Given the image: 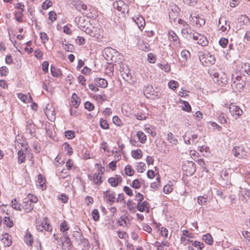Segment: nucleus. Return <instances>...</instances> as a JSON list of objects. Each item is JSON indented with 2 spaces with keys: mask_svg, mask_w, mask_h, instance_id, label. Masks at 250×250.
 Instances as JSON below:
<instances>
[{
  "mask_svg": "<svg viewBox=\"0 0 250 250\" xmlns=\"http://www.w3.org/2000/svg\"><path fill=\"white\" fill-rule=\"evenodd\" d=\"M26 199L30 202L32 204H33V203H37L38 201L37 197L33 194H28L26 197Z\"/></svg>",
  "mask_w": 250,
  "mask_h": 250,
  "instance_id": "ea45409f",
  "label": "nucleus"
},
{
  "mask_svg": "<svg viewBox=\"0 0 250 250\" xmlns=\"http://www.w3.org/2000/svg\"><path fill=\"white\" fill-rule=\"evenodd\" d=\"M210 74L212 76L213 81L219 85H224L227 83L226 75L221 70L212 71Z\"/></svg>",
  "mask_w": 250,
  "mask_h": 250,
  "instance_id": "f03ea898",
  "label": "nucleus"
},
{
  "mask_svg": "<svg viewBox=\"0 0 250 250\" xmlns=\"http://www.w3.org/2000/svg\"><path fill=\"white\" fill-rule=\"evenodd\" d=\"M62 243V250H69L71 248V243L68 236L64 234L61 237Z\"/></svg>",
  "mask_w": 250,
  "mask_h": 250,
  "instance_id": "f8f14e48",
  "label": "nucleus"
},
{
  "mask_svg": "<svg viewBox=\"0 0 250 250\" xmlns=\"http://www.w3.org/2000/svg\"><path fill=\"white\" fill-rule=\"evenodd\" d=\"M24 240L28 246H31L32 245L33 243V237L30 232H27L26 233L24 238Z\"/></svg>",
  "mask_w": 250,
  "mask_h": 250,
  "instance_id": "c85d7f7f",
  "label": "nucleus"
},
{
  "mask_svg": "<svg viewBox=\"0 0 250 250\" xmlns=\"http://www.w3.org/2000/svg\"><path fill=\"white\" fill-rule=\"evenodd\" d=\"M167 139L171 145H176L178 143V140L175 136L171 133L169 132L167 134Z\"/></svg>",
  "mask_w": 250,
  "mask_h": 250,
  "instance_id": "cd10ccee",
  "label": "nucleus"
},
{
  "mask_svg": "<svg viewBox=\"0 0 250 250\" xmlns=\"http://www.w3.org/2000/svg\"><path fill=\"white\" fill-rule=\"evenodd\" d=\"M242 68L245 70L248 74L250 75V65L249 63H244Z\"/></svg>",
  "mask_w": 250,
  "mask_h": 250,
  "instance_id": "774afa93",
  "label": "nucleus"
},
{
  "mask_svg": "<svg viewBox=\"0 0 250 250\" xmlns=\"http://www.w3.org/2000/svg\"><path fill=\"white\" fill-rule=\"evenodd\" d=\"M192 39L196 43L203 46L208 45V43L206 37L196 32L192 34Z\"/></svg>",
  "mask_w": 250,
  "mask_h": 250,
  "instance_id": "20e7f679",
  "label": "nucleus"
},
{
  "mask_svg": "<svg viewBox=\"0 0 250 250\" xmlns=\"http://www.w3.org/2000/svg\"><path fill=\"white\" fill-rule=\"evenodd\" d=\"M133 20L134 21L136 24L138 25L140 29L144 27L145 25V21L143 17L139 16L135 18H133Z\"/></svg>",
  "mask_w": 250,
  "mask_h": 250,
  "instance_id": "5701e85b",
  "label": "nucleus"
},
{
  "mask_svg": "<svg viewBox=\"0 0 250 250\" xmlns=\"http://www.w3.org/2000/svg\"><path fill=\"white\" fill-rule=\"evenodd\" d=\"M203 239L208 244L212 245L213 243V238L209 233H207L203 235Z\"/></svg>",
  "mask_w": 250,
  "mask_h": 250,
  "instance_id": "e433bc0d",
  "label": "nucleus"
},
{
  "mask_svg": "<svg viewBox=\"0 0 250 250\" xmlns=\"http://www.w3.org/2000/svg\"><path fill=\"white\" fill-rule=\"evenodd\" d=\"M180 104H181V106L183 110L187 112H190L191 111V106L188 102L182 101Z\"/></svg>",
  "mask_w": 250,
  "mask_h": 250,
  "instance_id": "c9c22d12",
  "label": "nucleus"
},
{
  "mask_svg": "<svg viewBox=\"0 0 250 250\" xmlns=\"http://www.w3.org/2000/svg\"><path fill=\"white\" fill-rule=\"evenodd\" d=\"M46 180L44 177H43L42 174H40L38 176V179L37 181V185L40 187L41 188L43 189L45 186Z\"/></svg>",
  "mask_w": 250,
  "mask_h": 250,
  "instance_id": "b1692460",
  "label": "nucleus"
},
{
  "mask_svg": "<svg viewBox=\"0 0 250 250\" xmlns=\"http://www.w3.org/2000/svg\"><path fill=\"white\" fill-rule=\"evenodd\" d=\"M240 194L241 196L243 197L245 201H247L248 199L250 198V190L246 188H241Z\"/></svg>",
  "mask_w": 250,
  "mask_h": 250,
  "instance_id": "c756f323",
  "label": "nucleus"
},
{
  "mask_svg": "<svg viewBox=\"0 0 250 250\" xmlns=\"http://www.w3.org/2000/svg\"><path fill=\"white\" fill-rule=\"evenodd\" d=\"M115 52V50L110 47L106 48L104 50V53L106 56V59L107 60L108 59H112V58L111 55Z\"/></svg>",
  "mask_w": 250,
  "mask_h": 250,
  "instance_id": "2f4dec72",
  "label": "nucleus"
},
{
  "mask_svg": "<svg viewBox=\"0 0 250 250\" xmlns=\"http://www.w3.org/2000/svg\"><path fill=\"white\" fill-rule=\"evenodd\" d=\"M238 22L243 25H248L250 22V19L246 15H241L238 19Z\"/></svg>",
  "mask_w": 250,
  "mask_h": 250,
  "instance_id": "393cba45",
  "label": "nucleus"
},
{
  "mask_svg": "<svg viewBox=\"0 0 250 250\" xmlns=\"http://www.w3.org/2000/svg\"><path fill=\"white\" fill-rule=\"evenodd\" d=\"M136 208L140 212L146 211L147 213L149 211V207L148 202L145 201L142 203H138Z\"/></svg>",
  "mask_w": 250,
  "mask_h": 250,
  "instance_id": "f3484780",
  "label": "nucleus"
},
{
  "mask_svg": "<svg viewBox=\"0 0 250 250\" xmlns=\"http://www.w3.org/2000/svg\"><path fill=\"white\" fill-rule=\"evenodd\" d=\"M84 107L89 111H91L94 109V106L91 103L86 102L84 104Z\"/></svg>",
  "mask_w": 250,
  "mask_h": 250,
  "instance_id": "338daca9",
  "label": "nucleus"
},
{
  "mask_svg": "<svg viewBox=\"0 0 250 250\" xmlns=\"http://www.w3.org/2000/svg\"><path fill=\"white\" fill-rule=\"evenodd\" d=\"M189 21L191 23L194 25H197L198 26H201L205 24V20L201 16H192L191 15H190Z\"/></svg>",
  "mask_w": 250,
  "mask_h": 250,
  "instance_id": "1a4fd4ad",
  "label": "nucleus"
},
{
  "mask_svg": "<svg viewBox=\"0 0 250 250\" xmlns=\"http://www.w3.org/2000/svg\"><path fill=\"white\" fill-rule=\"evenodd\" d=\"M76 9L80 12L82 13L83 14H87V6L85 4L83 3L82 1L79 3Z\"/></svg>",
  "mask_w": 250,
  "mask_h": 250,
  "instance_id": "473e14b6",
  "label": "nucleus"
},
{
  "mask_svg": "<svg viewBox=\"0 0 250 250\" xmlns=\"http://www.w3.org/2000/svg\"><path fill=\"white\" fill-rule=\"evenodd\" d=\"M63 48L67 52H73L75 50V48L73 45L71 44H64L62 43Z\"/></svg>",
  "mask_w": 250,
  "mask_h": 250,
  "instance_id": "79ce46f5",
  "label": "nucleus"
},
{
  "mask_svg": "<svg viewBox=\"0 0 250 250\" xmlns=\"http://www.w3.org/2000/svg\"><path fill=\"white\" fill-rule=\"evenodd\" d=\"M93 181L96 184H100L102 183V176L100 175L99 173H96L94 174Z\"/></svg>",
  "mask_w": 250,
  "mask_h": 250,
  "instance_id": "4c0bfd02",
  "label": "nucleus"
},
{
  "mask_svg": "<svg viewBox=\"0 0 250 250\" xmlns=\"http://www.w3.org/2000/svg\"><path fill=\"white\" fill-rule=\"evenodd\" d=\"M218 30L222 32H228L230 29V26L225 18H220L218 22Z\"/></svg>",
  "mask_w": 250,
  "mask_h": 250,
  "instance_id": "9d476101",
  "label": "nucleus"
},
{
  "mask_svg": "<svg viewBox=\"0 0 250 250\" xmlns=\"http://www.w3.org/2000/svg\"><path fill=\"white\" fill-rule=\"evenodd\" d=\"M168 35L169 40L173 42L174 45L176 47L178 48L180 47L179 39L176 33L172 30H170L168 31Z\"/></svg>",
  "mask_w": 250,
  "mask_h": 250,
  "instance_id": "dca6fc26",
  "label": "nucleus"
},
{
  "mask_svg": "<svg viewBox=\"0 0 250 250\" xmlns=\"http://www.w3.org/2000/svg\"><path fill=\"white\" fill-rule=\"evenodd\" d=\"M197 202L200 205H206L207 204L208 198L204 196H200L197 198Z\"/></svg>",
  "mask_w": 250,
  "mask_h": 250,
  "instance_id": "a19ab883",
  "label": "nucleus"
},
{
  "mask_svg": "<svg viewBox=\"0 0 250 250\" xmlns=\"http://www.w3.org/2000/svg\"><path fill=\"white\" fill-rule=\"evenodd\" d=\"M132 156L136 159H140L143 156V152L141 149L132 150L131 152Z\"/></svg>",
  "mask_w": 250,
  "mask_h": 250,
  "instance_id": "72a5a7b5",
  "label": "nucleus"
},
{
  "mask_svg": "<svg viewBox=\"0 0 250 250\" xmlns=\"http://www.w3.org/2000/svg\"><path fill=\"white\" fill-rule=\"evenodd\" d=\"M145 167L146 165L143 162L138 163L136 167L137 171L140 173L143 172L146 170Z\"/></svg>",
  "mask_w": 250,
  "mask_h": 250,
  "instance_id": "37998d69",
  "label": "nucleus"
},
{
  "mask_svg": "<svg viewBox=\"0 0 250 250\" xmlns=\"http://www.w3.org/2000/svg\"><path fill=\"white\" fill-rule=\"evenodd\" d=\"M243 78L236 74L232 75L231 86L235 92H241L244 90L245 82Z\"/></svg>",
  "mask_w": 250,
  "mask_h": 250,
  "instance_id": "f257e3e1",
  "label": "nucleus"
},
{
  "mask_svg": "<svg viewBox=\"0 0 250 250\" xmlns=\"http://www.w3.org/2000/svg\"><path fill=\"white\" fill-rule=\"evenodd\" d=\"M80 100L77 95L74 93L72 94L71 97V104L75 108H77L80 104Z\"/></svg>",
  "mask_w": 250,
  "mask_h": 250,
  "instance_id": "a878e982",
  "label": "nucleus"
},
{
  "mask_svg": "<svg viewBox=\"0 0 250 250\" xmlns=\"http://www.w3.org/2000/svg\"><path fill=\"white\" fill-rule=\"evenodd\" d=\"M173 189V188L171 186L169 185H167L164 186L163 188V191L166 194H169L170 193Z\"/></svg>",
  "mask_w": 250,
  "mask_h": 250,
  "instance_id": "680f3d73",
  "label": "nucleus"
},
{
  "mask_svg": "<svg viewBox=\"0 0 250 250\" xmlns=\"http://www.w3.org/2000/svg\"><path fill=\"white\" fill-rule=\"evenodd\" d=\"M91 215L92 216V218L95 221H97L99 219V211L97 209H94L93 210L91 213Z\"/></svg>",
  "mask_w": 250,
  "mask_h": 250,
  "instance_id": "de8ad7c7",
  "label": "nucleus"
},
{
  "mask_svg": "<svg viewBox=\"0 0 250 250\" xmlns=\"http://www.w3.org/2000/svg\"><path fill=\"white\" fill-rule=\"evenodd\" d=\"M52 5V2L50 0H45L42 5V8L46 10Z\"/></svg>",
  "mask_w": 250,
  "mask_h": 250,
  "instance_id": "0e129e2a",
  "label": "nucleus"
},
{
  "mask_svg": "<svg viewBox=\"0 0 250 250\" xmlns=\"http://www.w3.org/2000/svg\"><path fill=\"white\" fill-rule=\"evenodd\" d=\"M181 55L182 58L186 61L190 57V54L188 50H183L182 51Z\"/></svg>",
  "mask_w": 250,
  "mask_h": 250,
  "instance_id": "09e8293b",
  "label": "nucleus"
},
{
  "mask_svg": "<svg viewBox=\"0 0 250 250\" xmlns=\"http://www.w3.org/2000/svg\"><path fill=\"white\" fill-rule=\"evenodd\" d=\"M183 169L186 171H188L189 173L191 174L195 171V164L192 161H187L183 166Z\"/></svg>",
  "mask_w": 250,
  "mask_h": 250,
  "instance_id": "2eb2a0df",
  "label": "nucleus"
},
{
  "mask_svg": "<svg viewBox=\"0 0 250 250\" xmlns=\"http://www.w3.org/2000/svg\"><path fill=\"white\" fill-rule=\"evenodd\" d=\"M179 22L182 25V27L181 28V33L183 36L186 38H188V37L189 38L192 39V34L194 32L191 30L190 26L185 21L181 20L179 21Z\"/></svg>",
  "mask_w": 250,
  "mask_h": 250,
  "instance_id": "7ed1b4c3",
  "label": "nucleus"
},
{
  "mask_svg": "<svg viewBox=\"0 0 250 250\" xmlns=\"http://www.w3.org/2000/svg\"><path fill=\"white\" fill-rule=\"evenodd\" d=\"M95 83L98 86L105 88L107 86V82L104 79L97 78L94 80Z\"/></svg>",
  "mask_w": 250,
  "mask_h": 250,
  "instance_id": "4be33fe9",
  "label": "nucleus"
},
{
  "mask_svg": "<svg viewBox=\"0 0 250 250\" xmlns=\"http://www.w3.org/2000/svg\"><path fill=\"white\" fill-rule=\"evenodd\" d=\"M131 186L133 188H136V189H138L141 186V182L139 180V179H135L132 182V184L131 185Z\"/></svg>",
  "mask_w": 250,
  "mask_h": 250,
  "instance_id": "a18cd8bd",
  "label": "nucleus"
},
{
  "mask_svg": "<svg viewBox=\"0 0 250 250\" xmlns=\"http://www.w3.org/2000/svg\"><path fill=\"white\" fill-rule=\"evenodd\" d=\"M200 60L205 65H210L215 63V59L214 56L209 53L204 54L200 57Z\"/></svg>",
  "mask_w": 250,
  "mask_h": 250,
  "instance_id": "0eeeda50",
  "label": "nucleus"
},
{
  "mask_svg": "<svg viewBox=\"0 0 250 250\" xmlns=\"http://www.w3.org/2000/svg\"><path fill=\"white\" fill-rule=\"evenodd\" d=\"M122 180L123 179L121 176L116 175L115 177L109 178L108 182L111 186L116 187Z\"/></svg>",
  "mask_w": 250,
  "mask_h": 250,
  "instance_id": "6ab92c4d",
  "label": "nucleus"
},
{
  "mask_svg": "<svg viewBox=\"0 0 250 250\" xmlns=\"http://www.w3.org/2000/svg\"><path fill=\"white\" fill-rule=\"evenodd\" d=\"M65 135L68 139H72L75 137V133L73 131L68 130L65 132Z\"/></svg>",
  "mask_w": 250,
  "mask_h": 250,
  "instance_id": "13d9d810",
  "label": "nucleus"
},
{
  "mask_svg": "<svg viewBox=\"0 0 250 250\" xmlns=\"http://www.w3.org/2000/svg\"><path fill=\"white\" fill-rule=\"evenodd\" d=\"M21 210H23L26 212H29L31 211L34 208L33 204H31L25 198L22 203L20 204Z\"/></svg>",
  "mask_w": 250,
  "mask_h": 250,
  "instance_id": "ddd939ff",
  "label": "nucleus"
},
{
  "mask_svg": "<svg viewBox=\"0 0 250 250\" xmlns=\"http://www.w3.org/2000/svg\"><path fill=\"white\" fill-rule=\"evenodd\" d=\"M113 122L115 125L119 126L122 125L121 119L117 116H115L113 117Z\"/></svg>",
  "mask_w": 250,
  "mask_h": 250,
  "instance_id": "052dcab7",
  "label": "nucleus"
},
{
  "mask_svg": "<svg viewBox=\"0 0 250 250\" xmlns=\"http://www.w3.org/2000/svg\"><path fill=\"white\" fill-rule=\"evenodd\" d=\"M114 6L119 11H121L122 13H125V11L127 9L126 5L125 4L122 0L115 2L114 3Z\"/></svg>",
  "mask_w": 250,
  "mask_h": 250,
  "instance_id": "aec40b11",
  "label": "nucleus"
},
{
  "mask_svg": "<svg viewBox=\"0 0 250 250\" xmlns=\"http://www.w3.org/2000/svg\"><path fill=\"white\" fill-rule=\"evenodd\" d=\"M18 98L23 102L25 103H28L27 96L23 94V93H20L18 95Z\"/></svg>",
  "mask_w": 250,
  "mask_h": 250,
  "instance_id": "6e6d98bb",
  "label": "nucleus"
},
{
  "mask_svg": "<svg viewBox=\"0 0 250 250\" xmlns=\"http://www.w3.org/2000/svg\"><path fill=\"white\" fill-rule=\"evenodd\" d=\"M125 173L126 175H128L129 176H132L134 172H135V171L134 169H133L131 167V166L130 165H127L125 167Z\"/></svg>",
  "mask_w": 250,
  "mask_h": 250,
  "instance_id": "58836bf2",
  "label": "nucleus"
},
{
  "mask_svg": "<svg viewBox=\"0 0 250 250\" xmlns=\"http://www.w3.org/2000/svg\"><path fill=\"white\" fill-rule=\"evenodd\" d=\"M233 153L235 157L239 159L244 158L247 156L246 151L241 146H235L233 149Z\"/></svg>",
  "mask_w": 250,
  "mask_h": 250,
  "instance_id": "9b49d317",
  "label": "nucleus"
},
{
  "mask_svg": "<svg viewBox=\"0 0 250 250\" xmlns=\"http://www.w3.org/2000/svg\"><path fill=\"white\" fill-rule=\"evenodd\" d=\"M137 136L139 140V141L142 143L144 144L146 143V135L141 131H138L137 132Z\"/></svg>",
  "mask_w": 250,
  "mask_h": 250,
  "instance_id": "f704fd0d",
  "label": "nucleus"
},
{
  "mask_svg": "<svg viewBox=\"0 0 250 250\" xmlns=\"http://www.w3.org/2000/svg\"><path fill=\"white\" fill-rule=\"evenodd\" d=\"M11 206L13 208L16 210H21L20 204H18V202L17 201L16 199H15L14 200L12 201Z\"/></svg>",
  "mask_w": 250,
  "mask_h": 250,
  "instance_id": "8fccbe9b",
  "label": "nucleus"
},
{
  "mask_svg": "<svg viewBox=\"0 0 250 250\" xmlns=\"http://www.w3.org/2000/svg\"><path fill=\"white\" fill-rule=\"evenodd\" d=\"M100 125L101 127L104 129H107L109 127L107 121L103 119H101L100 121Z\"/></svg>",
  "mask_w": 250,
  "mask_h": 250,
  "instance_id": "603ef678",
  "label": "nucleus"
},
{
  "mask_svg": "<svg viewBox=\"0 0 250 250\" xmlns=\"http://www.w3.org/2000/svg\"><path fill=\"white\" fill-rule=\"evenodd\" d=\"M153 245L156 247L157 250H167L169 243L167 241H163L162 242L156 241Z\"/></svg>",
  "mask_w": 250,
  "mask_h": 250,
  "instance_id": "a211bd4d",
  "label": "nucleus"
},
{
  "mask_svg": "<svg viewBox=\"0 0 250 250\" xmlns=\"http://www.w3.org/2000/svg\"><path fill=\"white\" fill-rule=\"evenodd\" d=\"M42 224L43 226L44 229L47 231L50 232L52 230V227L49 223V220L47 218H44L42 222Z\"/></svg>",
  "mask_w": 250,
  "mask_h": 250,
  "instance_id": "bb28decb",
  "label": "nucleus"
},
{
  "mask_svg": "<svg viewBox=\"0 0 250 250\" xmlns=\"http://www.w3.org/2000/svg\"><path fill=\"white\" fill-rule=\"evenodd\" d=\"M18 162L20 164L23 163L25 161V156L23 151L19 150L18 152Z\"/></svg>",
  "mask_w": 250,
  "mask_h": 250,
  "instance_id": "c03bdc74",
  "label": "nucleus"
},
{
  "mask_svg": "<svg viewBox=\"0 0 250 250\" xmlns=\"http://www.w3.org/2000/svg\"><path fill=\"white\" fill-rule=\"evenodd\" d=\"M4 222L6 226L11 228L13 226L14 223L8 217H5L4 218Z\"/></svg>",
  "mask_w": 250,
  "mask_h": 250,
  "instance_id": "3c124183",
  "label": "nucleus"
},
{
  "mask_svg": "<svg viewBox=\"0 0 250 250\" xmlns=\"http://www.w3.org/2000/svg\"><path fill=\"white\" fill-rule=\"evenodd\" d=\"M40 38L43 43H45L48 41V36L45 32H41L40 33Z\"/></svg>",
  "mask_w": 250,
  "mask_h": 250,
  "instance_id": "5fc2aeb1",
  "label": "nucleus"
},
{
  "mask_svg": "<svg viewBox=\"0 0 250 250\" xmlns=\"http://www.w3.org/2000/svg\"><path fill=\"white\" fill-rule=\"evenodd\" d=\"M229 111L235 119L239 118L243 113L242 110L239 106L233 104H231L229 105Z\"/></svg>",
  "mask_w": 250,
  "mask_h": 250,
  "instance_id": "39448f33",
  "label": "nucleus"
},
{
  "mask_svg": "<svg viewBox=\"0 0 250 250\" xmlns=\"http://www.w3.org/2000/svg\"><path fill=\"white\" fill-rule=\"evenodd\" d=\"M8 72L9 70L6 66H2L0 68V74L2 76H7Z\"/></svg>",
  "mask_w": 250,
  "mask_h": 250,
  "instance_id": "864d4df0",
  "label": "nucleus"
},
{
  "mask_svg": "<svg viewBox=\"0 0 250 250\" xmlns=\"http://www.w3.org/2000/svg\"><path fill=\"white\" fill-rule=\"evenodd\" d=\"M194 246L197 248L198 250H201L204 247V245L202 243H200V242L195 241L192 244Z\"/></svg>",
  "mask_w": 250,
  "mask_h": 250,
  "instance_id": "69168bd1",
  "label": "nucleus"
},
{
  "mask_svg": "<svg viewBox=\"0 0 250 250\" xmlns=\"http://www.w3.org/2000/svg\"><path fill=\"white\" fill-rule=\"evenodd\" d=\"M159 67L161 69L164 70L166 72H169L170 70V67L167 63L163 64H159Z\"/></svg>",
  "mask_w": 250,
  "mask_h": 250,
  "instance_id": "bf43d9fd",
  "label": "nucleus"
},
{
  "mask_svg": "<svg viewBox=\"0 0 250 250\" xmlns=\"http://www.w3.org/2000/svg\"><path fill=\"white\" fill-rule=\"evenodd\" d=\"M104 197L106 199V202L109 204H112L115 200V193L114 192H111L110 191H106L104 194Z\"/></svg>",
  "mask_w": 250,
  "mask_h": 250,
  "instance_id": "412c9836",
  "label": "nucleus"
},
{
  "mask_svg": "<svg viewBox=\"0 0 250 250\" xmlns=\"http://www.w3.org/2000/svg\"><path fill=\"white\" fill-rule=\"evenodd\" d=\"M102 31V30L100 28L95 27H92L91 29L87 28L85 30L86 33L97 39H98L100 36Z\"/></svg>",
  "mask_w": 250,
  "mask_h": 250,
  "instance_id": "4468645a",
  "label": "nucleus"
},
{
  "mask_svg": "<svg viewBox=\"0 0 250 250\" xmlns=\"http://www.w3.org/2000/svg\"><path fill=\"white\" fill-rule=\"evenodd\" d=\"M183 137L185 143L187 145H196L198 142L197 135L196 134H191L187 132Z\"/></svg>",
  "mask_w": 250,
  "mask_h": 250,
  "instance_id": "6e6552de",
  "label": "nucleus"
},
{
  "mask_svg": "<svg viewBox=\"0 0 250 250\" xmlns=\"http://www.w3.org/2000/svg\"><path fill=\"white\" fill-rule=\"evenodd\" d=\"M44 112L48 118L51 121H55L56 119V112L55 107L51 104H47L44 109Z\"/></svg>",
  "mask_w": 250,
  "mask_h": 250,
  "instance_id": "423d86ee",
  "label": "nucleus"
},
{
  "mask_svg": "<svg viewBox=\"0 0 250 250\" xmlns=\"http://www.w3.org/2000/svg\"><path fill=\"white\" fill-rule=\"evenodd\" d=\"M51 73L54 77H59L61 75V71L60 70L52 66H51Z\"/></svg>",
  "mask_w": 250,
  "mask_h": 250,
  "instance_id": "49530a36",
  "label": "nucleus"
},
{
  "mask_svg": "<svg viewBox=\"0 0 250 250\" xmlns=\"http://www.w3.org/2000/svg\"><path fill=\"white\" fill-rule=\"evenodd\" d=\"M1 242L3 243L4 247H9L11 244V240L9 238L7 234H5L1 238Z\"/></svg>",
  "mask_w": 250,
  "mask_h": 250,
  "instance_id": "7c9ffc66",
  "label": "nucleus"
},
{
  "mask_svg": "<svg viewBox=\"0 0 250 250\" xmlns=\"http://www.w3.org/2000/svg\"><path fill=\"white\" fill-rule=\"evenodd\" d=\"M228 43V40L226 38H221L219 41L220 45L223 48H225Z\"/></svg>",
  "mask_w": 250,
  "mask_h": 250,
  "instance_id": "e2e57ef3",
  "label": "nucleus"
},
{
  "mask_svg": "<svg viewBox=\"0 0 250 250\" xmlns=\"http://www.w3.org/2000/svg\"><path fill=\"white\" fill-rule=\"evenodd\" d=\"M178 83L175 81H170L168 83V86L170 88L172 89H175L178 86Z\"/></svg>",
  "mask_w": 250,
  "mask_h": 250,
  "instance_id": "4d7b16f0",
  "label": "nucleus"
}]
</instances>
